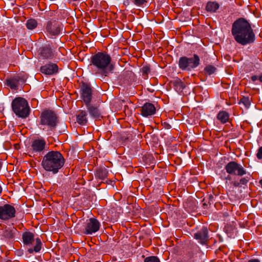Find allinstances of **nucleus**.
Masks as SVG:
<instances>
[{"label":"nucleus","instance_id":"ddd939ff","mask_svg":"<svg viewBox=\"0 0 262 262\" xmlns=\"http://www.w3.org/2000/svg\"><path fill=\"white\" fill-rule=\"evenodd\" d=\"M62 28L61 24L56 20L48 21L46 27L47 32L51 36H57L59 34Z\"/></svg>","mask_w":262,"mask_h":262},{"label":"nucleus","instance_id":"393cba45","mask_svg":"<svg viewBox=\"0 0 262 262\" xmlns=\"http://www.w3.org/2000/svg\"><path fill=\"white\" fill-rule=\"evenodd\" d=\"M19 79L20 78L18 76L8 79L7 80V85L12 89H16L19 84Z\"/></svg>","mask_w":262,"mask_h":262},{"label":"nucleus","instance_id":"f8f14e48","mask_svg":"<svg viewBox=\"0 0 262 262\" xmlns=\"http://www.w3.org/2000/svg\"><path fill=\"white\" fill-rule=\"evenodd\" d=\"M46 141L43 138L35 139L32 141L31 149L33 153L42 154L46 148Z\"/></svg>","mask_w":262,"mask_h":262},{"label":"nucleus","instance_id":"79ce46f5","mask_svg":"<svg viewBox=\"0 0 262 262\" xmlns=\"http://www.w3.org/2000/svg\"><path fill=\"white\" fill-rule=\"evenodd\" d=\"M204 62H206V64L208 63L207 61H204Z\"/></svg>","mask_w":262,"mask_h":262},{"label":"nucleus","instance_id":"a19ab883","mask_svg":"<svg viewBox=\"0 0 262 262\" xmlns=\"http://www.w3.org/2000/svg\"><path fill=\"white\" fill-rule=\"evenodd\" d=\"M259 183L260 184V185H261V187L262 188V179L259 180Z\"/></svg>","mask_w":262,"mask_h":262},{"label":"nucleus","instance_id":"72a5a7b5","mask_svg":"<svg viewBox=\"0 0 262 262\" xmlns=\"http://www.w3.org/2000/svg\"><path fill=\"white\" fill-rule=\"evenodd\" d=\"M213 200H214V196L212 194H210L209 196V203L210 204L211 203H213Z\"/></svg>","mask_w":262,"mask_h":262},{"label":"nucleus","instance_id":"58836bf2","mask_svg":"<svg viewBox=\"0 0 262 262\" xmlns=\"http://www.w3.org/2000/svg\"><path fill=\"white\" fill-rule=\"evenodd\" d=\"M164 126L165 128H169L170 127V125L166 122L164 123Z\"/></svg>","mask_w":262,"mask_h":262},{"label":"nucleus","instance_id":"c85d7f7f","mask_svg":"<svg viewBox=\"0 0 262 262\" xmlns=\"http://www.w3.org/2000/svg\"><path fill=\"white\" fill-rule=\"evenodd\" d=\"M216 70V68L211 64H208L204 68V72L205 73L210 75L215 73Z\"/></svg>","mask_w":262,"mask_h":262},{"label":"nucleus","instance_id":"aec40b11","mask_svg":"<svg viewBox=\"0 0 262 262\" xmlns=\"http://www.w3.org/2000/svg\"><path fill=\"white\" fill-rule=\"evenodd\" d=\"M108 174V170L105 167H99L96 169L95 176L97 179L104 180L107 177Z\"/></svg>","mask_w":262,"mask_h":262},{"label":"nucleus","instance_id":"4be33fe9","mask_svg":"<svg viewBox=\"0 0 262 262\" xmlns=\"http://www.w3.org/2000/svg\"><path fill=\"white\" fill-rule=\"evenodd\" d=\"M174 90L178 92H181L186 87L184 82L182 81L180 79H177L171 82Z\"/></svg>","mask_w":262,"mask_h":262},{"label":"nucleus","instance_id":"20e7f679","mask_svg":"<svg viewBox=\"0 0 262 262\" xmlns=\"http://www.w3.org/2000/svg\"><path fill=\"white\" fill-rule=\"evenodd\" d=\"M23 242L24 245L29 246L30 248H28V252L30 254H32L33 252H39L42 247V243L39 238L34 239V235L33 233L26 231L22 234Z\"/></svg>","mask_w":262,"mask_h":262},{"label":"nucleus","instance_id":"9b49d317","mask_svg":"<svg viewBox=\"0 0 262 262\" xmlns=\"http://www.w3.org/2000/svg\"><path fill=\"white\" fill-rule=\"evenodd\" d=\"M81 98L85 104L91 103L92 97V90L90 85L85 83H82L80 85Z\"/></svg>","mask_w":262,"mask_h":262},{"label":"nucleus","instance_id":"2f4dec72","mask_svg":"<svg viewBox=\"0 0 262 262\" xmlns=\"http://www.w3.org/2000/svg\"><path fill=\"white\" fill-rule=\"evenodd\" d=\"M249 181V179L248 177H243L242 178L239 180V184L241 185H246Z\"/></svg>","mask_w":262,"mask_h":262},{"label":"nucleus","instance_id":"b1692460","mask_svg":"<svg viewBox=\"0 0 262 262\" xmlns=\"http://www.w3.org/2000/svg\"><path fill=\"white\" fill-rule=\"evenodd\" d=\"M17 232V229L14 227L8 228L3 232V235L7 238L13 239Z\"/></svg>","mask_w":262,"mask_h":262},{"label":"nucleus","instance_id":"a878e982","mask_svg":"<svg viewBox=\"0 0 262 262\" xmlns=\"http://www.w3.org/2000/svg\"><path fill=\"white\" fill-rule=\"evenodd\" d=\"M38 23L36 19L30 18L28 19L26 23V26L28 30H32L36 28Z\"/></svg>","mask_w":262,"mask_h":262},{"label":"nucleus","instance_id":"9d476101","mask_svg":"<svg viewBox=\"0 0 262 262\" xmlns=\"http://www.w3.org/2000/svg\"><path fill=\"white\" fill-rule=\"evenodd\" d=\"M100 224L95 218H91L87 220L84 226L83 233L92 234L99 230Z\"/></svg>","mask_w":262,"mask_h":262},{"label":"nucleus","instance_id":"f3484780","mask_svg":"<svg viewBox=\"0 0 262 262\" xmlns=\"http://www.w3.org/2000/svg\"><path fill=\"white\" fill-rule=\"evenodd\" d=\"M40 57L43 59H52L54 57V53L49 45H45L39 49Z\"/></svg>","mask_w":262,"mask_h":262},{"label":"nucleus","instance_id":"c756f323","mask_svg":"<svg viewBox=\"0 0 262 262\" xmlns=\"http://www.w3.org/2000/svg\"><path fill=\"white\" fill-rule=\"evenodd\" d=\"M133 3L138 7H143L147 3V0H132Z\"/></svg>","mask_w":262,"mask_h":262},{"label":"nucleus","instance_id":"ea45409f","mask_svg":"<svg viewBox=\"0 0 262 262\" xmlns=\"http://www.w3.org/2000/svg\"><path fill=\"white\" fill-rule=\"evenodd\" d=\"M258 79L259 80L260 82H262V75L258 77Z\"/></svg>","mask_w":262,"mask_h":262},{"label":"nucleus","instance_id":"dca6fc26","mask_svg":"<svg viewBox=\"0 0 262 262\" xmlns=\"http://www.w3.org/2000/svg\"><path fill=\"white\" fill-rule=\"evenodd\" d=\"M58 71V67L55 63H50L41 66L40 68V71L41 73L47 75H51L56 74Z\"/></svg>","mask_w":262,"mask_h":262},{"label":"nucleus","instance_id":"473e14b6","mask_svg":"<svg viewBox=\"0 0 262 262\" xmlns=\"http://www.w3.org/2000/svg\"><path fill=\"white\" fill-rule=\"evenodd\" d=\"M256 157L259 160L262 159V146L258 148L256 154Z\"/></svg>","mask_w":262,"mask_h":262},{"label":"nucleus","instance_id":"37998d69","mask_svg":"<svg viewBox=\"0 0 262 262\" xmlns=\"http://www.w3.org/2000/svg\"><path fill=\"white\" fill-rule=\"evenodd\" d=\"M228 179H230V177L228 176Z\"/></svg>","mask_w":262,"mask_h":262},{"label":"nucleus","instance_id":"423d86ee","mask_svg":"<svg viewBox=\"0 0 262 262\" xmlns=\"http://www.w3.org/2000/svg\"><path fill=\"white\" fill-rule=\"evenodd\" d=\"M12 108L14 113L23 118L27 117L30 112L27 101L21 97L15 98L12 102Z\"/></svg>","mask_w":262,"mask_h":262},{"label":"nucleus","instance_id":"cd10ccee","mask_svg":"<svg viewBox=\"0 0 262 262\" xmlns=\"http://www.w3.org/2000/svg\"><path fill=\"white\" fill-rule=\"evenodd\" d=\"M239 103H242L246 108H249L251 104V101L249 97L243 96L240 99Z\"/></svg>","mask_w":262,"mask_h":262},{"label":"nucleus","instance_id":"bb28decb","mask_svg":"<svg viewBox=\"0 0 262 262\" xmlns=\"http://www.w3.org/2000/svg\"><path fill=\"white\" fill-rule=\"evenodd\" d=\"M140 71L142 72V77L144 79H147L148 78V75L150 72V67L147 65L143 66Z\"/></svg>","mask_w":262,"mask_h":262},{"label":"nucleus","instance_id":"f704fd0d","mask_svg":"<svg viewBox=\"0 0 262 262\" xmlns=\"http://www.w3.org/2000/svg\"><path fill=\"white\" fill-rule=\"evenodd\" d=\"M258 77L256 75H253L251 77V80L253 82H255V81L258 80Z\"/></svg>","mask_w":262,"mask_h":262},{"label":"nucleus","instance_id":"412c9836","mask_svg":"<svg viewBox=\"0 0 262 262\" xmlns=\"http://www.w3.org/2000/svg\"><path fill=\"white\" fill-rule=\"evenodd\" d=\"M219 4L215 1H209L206 6V10L210 13H215L220 8Z\"/></svg>","mask_w":262,"mask_h":262},{"label":"nucleus","instance_id":"1a4fd4ad","mask_svg":"<svg viewBox=\"0 0 262 262\" xmlns=\"http://www.w3.org/2000/svg\"><path fill=\"white\" fill-rule=\"evenodd\" d=\"M16 210L10 204H5L0 206V219L8 220L15 216Z\"/></svg>","mask_w":262,"mask_h":262},{"label":"nucleus","instance_id":"f257e3e1","mask_svg":"<svg viewBox=\"0 0 262 262\" xmlns=\"http://www.w3.org/2000/svg\"><path fill=\"white\" fill-rule=\"evenodd\" d=\"M231 34L235 41L243 46L252 44L255 40V35L250 24L243 17L232 24Z\"/></svg>","mask_w":262,"mask_h":262},{"label":"nucleus","instance_id":"6ab92c4d","mask_svg":"<svg viewBox=\"0 0 262 262\" xmlns=\"http://www.w3.org/2000/svg\"><path fill=\"white\" fill-rule=\"evenodd\" d=\"M87 113L85 111L79 110L76 115V120L78 124L84 125L88 123Z\"/></svg>","mask_w":262,"mask_h":262},{"label":"nucleus","instance_id":"39448f33","mask_svg":"<svg viewBox=\"0 0 262 262\" xmlns=\"http://www.w3.org/2000/svg\"><path fill=\"white\" fill-rule=\"evenodd\" d=\"M58 123L57 114L50 110H44L40 116V125L47 126L51 130L55 129Z\"/></svg>","mask_w":262,"mask_h":262},{"label":"nucleus","instance_id":"4c0bfd02","mask_svg":"<svg viewBox=\"0 0 262 262\" xmlns=\"http://www.w3.org/2000/svg\"><path fill=\"white\" fill-rule=\"evenodd\" d=\"M130 3V0H124V4L126 6L129 5Z\"/></svg>","mask_w":262,"mask_h":262},{"label":"nucleus","instance_id":"7c9ffc66","mask_svg":"<svg viewBox=\"0 0 262 262\" xmlns=\"http://www.w3.org/2000/svg\"><path fill=\"white\" fill-rule=\"evenodd\" d=\"M144 262H160L157 256H151L146 257Z\"/></svg>","mask_w":262,"mask_h":262},{"label":"nucleus","instance_id":"4468645a","mask_svg":"<svg viewBox=\"0 0 262 262\" xmlns=\"http://www.w3.org/2000/svg\"><path fill=\"white\" fill-rule=\"evenodd\" d=\"M140 111L142 116L149 117L156 114V108L152 103L146 102L141 107Z\"/></svg>","mask_w":262,"mask_h":262},{"label":"nucleus","instance_id":"5701e85b","mask_svg":"<svg viewBox=\"0 0 262 262\" xmlns=\"http://www.w3.org/2000/svg\"><path fill=\"white\" fill-rule=\"evenodd\" d=\"M229 114L225 111H221L217 114L216 118L222 123L225 124L229 120Z\"/></svg>","mask_w":262,"mask_h":262},{"label":"nucleus","instance_id":"c9c22d12","mask_svg":"<svg viewBox=\"0 0 262 262\" xmlns=\"http://www.w3.org/2000/svg\"><path fill=\"white\" fill-rule=\"evenodd\" d=\"M248 262H260V261L257 258H252L249 259Z\"/></svg>","mask_w":262,"mask_h":262},{"label":"nucleus","instance_id":"f03ea898","mask_svg":"<svg viewBox=\"0 0 262 262\" xmlns=\"http://www.w3.org/2000/svg\"><path fill=\"white\" fill-rule=\"evenodd\" d=\"M112 58L106 52H99L91 57L90 66L92 73L102 76H108L110 73H113L114 66L111 63Z\"/></svg>","mask_w":262,"mask_h":262},{"label":"nucleus","instance_id":"2eb2a0df","mask_svg":"<svg viewBox=\"0 0 262 262\" xmlns=\"http://www.w3.org/2000/svg\"><path fill=\"white\" fill-rule=\"evenodd\" d=\"M194 238L201 244H205L209 239L207 228L203 227L200 230L194 234Z\"/></svg>","mask_w":262,"mask_h":262},{"label":"nucleus","instance_id":"6e6552de","mask_svg":"<svg viewBox=\"0 0 262 262\" xmlns=\"http://www.w3.org/2000/svg\"><path fill=\"white\" fill-rule=\"evenodd\" d=\"M225 169L230 175L242 177L247 173V171L244 167L235 161L228 163L225 166Z\"/></svg>","mask_w":262,"mask_h":262},{"label":"nucleus","instance_id":"a211bd4d","mask_svg":"<svg viewBox=\"0 0 262 262\" xmlns=\"http://www.w3.org/2000/svg\"><path fill=\"white\" fill-rule=\"evenodd\" d=\"M88 111L90 116L93 118H98L101 116V113L98 107L91 105V103L85 104Z\"/></svg>","mask_w":262,"mask_h":262},{"label":"nucleus","instance_id":"e433bc0d","mask_svg":"<svg viewBox=\"0 0 262 262\" xmlns=\"http://www.w3.org/2000/svg\"><path fill=\"white\" fill-rule=\"evenodd\" d=\"M233 185L234 187H239L241 186V184L239 182L235 181L233 182Z\"/></svg>","mask_w":262,"mask_h":262},{"label":"nucleus","instance_id":"0eeeda50","mask_svg":"<svg viewBox=\"0 0 262 262\" xmlns=\"http://www.w3.org/2000/svg\"><path fill=\"white\" fill-rule=\"evenodd\" d=\"M200 64V57L196 54L192 56L181 57L178 61L179 68L182 71H191Z\"/></svg>","mask_w":262,"mask_h":262},{"label":"nucleus","instance_id":"7ed1b4c3","mask_svg":"<svg viewBox=\"0 0 262 262\" xmlns=\"http://www.w3.org/2000/svg\"><path fill=\"white\" fill-rule=\"evenodd\" d=\"M64 162L65 160L59 151L52 150L43 156L41 166L46 171L55 174L63 167Z\"/></svg>","mask_w":262,"mask_h":262}]
</instances>
